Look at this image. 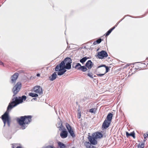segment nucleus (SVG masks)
I'll list each match as a JSON object with an SVG mask.
<instances>
[{
    "label": "nucleus",
    "mask_w": 148,
    "mask_h": 148,
    "mask_svg": "<svg viewBox=\"0 0 148 148\" xmlns=\"http://www.w3.org/2000/svg\"><path fill=\"white\" fill-rule=\"evenodd\" d=\"M119 23V22L118 23H117L116 25H115L114 26L115 27H116L117 26V25Z\"/></svg>",
    "instance_id": "37"
},
{
    "label": "nucleus",
    "mask_w": 148,
    "mask_h": 148,
    "mask_svg": "<svg viewBox=\"0 0 148 148\" xmlns=\"http://www.w3.org/2000/svg\"><path fill=\"white\" fill-rule=\"evenodd\" d=\"M105 73L104 74H97V75L99 77H102L105 75Z\"/></svg>",
    "instance_id": "29"
},
{
    "label": "nucleus",
    "mask_w": 148,
    "mask_h": 148,
    "mask_svg": "<svg viewBox=\"0 0 148 148\" xmlns=\"http://www.w3.org/2000/svg\"><path fill=\"white\" fill-rule=\"evenodd\" d=\"M103 135L101 133L96 132L93 133L91 136H89L88 139L93 145H95L97 143V139L102 138Z\"/></svg>",
    "instance_id": "4"
},
{
    "label": "nucleus",
    "mask_w": 148,
    "mask_h": 148,
    "mask_svg": "<svg viewBox=\"0 0 148 148\" xmlns=\"http://www.w3.org/2000/svg\"><path fill=\"white\" fill-rule=\"evenodd\" d=\"M44 148H55L53 146V145H49L48 146Z\"/></svg>",
    "instance_id": "26"
},
{
    "label": "nucleus",
    "mask_w": 148,
    "mask_h": 148,
    "mask_svg": "<svg viewBox=\"0 0 148 148\" xmlns=\"http://www.w3.org/2000/svg\"><path fill=\"white\" fill-rule=\"evenodd\" d=\"M58 145L60 148H65L66 147L64 143L60 142H58Z\"/></svg>",
    "instance_id": "16"
},
{
    "label": "nucleus",
    "mask_w": 148,
    "mask_h": 148,
    "mask_svg": "<svg viewBox=\"0 0 148 148\" xmlns=\"http://www.w3.org/2000/svg\"><path fill=\"white\" fill-rule=\"evenodd\" d=\"M36 99V98H33V99H32V100H34H34H35V99Z\"/></svg>",
    "instance_id": "41"
},
{
    "label": "nucleus",
    "mask_w": 148,
    "mask_h": 148,
    "mask_svg": "<svg viewBox=\"0 0 148 148\" xmlns=\"http://www.w3.org/2000/svg\"><path fill=\"white\" fill-rule=\"evenodd\" d=\"M119 23V22L118 23H117L116 25H115L114 26L115 27H116L117 26V25Z\"/></svg>",
    "instance_id": "38"
},
{
    "label": "nucleus",
    "mask_w": 148,
    "mask_h": 148,
    "mask_svg": "<svg viewBox=\"0 0 148 148\" xmlns=\"http://www.w3.org/2000/svg\"><path fill=\"white\" fill-rule=\"evenodd\" d=\"M97 43V42H96V41H95V42H93V45H96Z\"/></svg>",
    "instance_id": "33"
},
{
    "label": "nucleus",
    "mask_w": 148,
    "mask_h": 148,
    "mask_svg": "<svg viewBox=\"0 0 148 148\" xmlns=\"http://www.w3.org/2000/svg\"><path fill=\"white\" fill-rule=\"evenodd\" d=\"M21 86V84L20 82H18L14 87L13 89V91L14 95L16 94L20 90Z\"/></svg>",
    "instance_id": "5"
},
{
    "label": "nucleus",
    "mask_w": 148,
    "mask_h": 148,
    "mask_svg": "<svg viewBox=\"0 0 148 148\" xmlns=\"http://www.w3.org/2000/svg\"><path fill=\"white\" fill-rule=\"evenodd\" d=\"M71 60L69 58H66L64 61L62 62L59 65H57L55 68L56 71L58 72V75H63L66 71L65 69H69L71 68Z\"/></svg>",
    "instance_id": "2"
},
{
    "label": "nucleus",
    "mask_w": 148,
    "mask_h": 148,
    "mask_svg": "<svg viewBox=\"0 0 148 148\" xmlns=\"http://www.w3.org/2000/svg\"><path fill=\"white\" fill-rule=\"evenodd\" d=\"M91 78H93V75L92 74H90V73H88L87 74Z\"/></svg>",
    "instance_id": "30"
},
{
    "label": "nucleus",
    "mask_w": 148,
    "mask_h": 148,
    "mask_svg": "<svg viewBox=\"0 0 148 148\" xmlns=\"http://www.w3.org/2000/svg\"><path fill=\"white\" fill-rule=\"evenodd\" d=\"M18 76V73H15L11 77V82L12 83H14Z\"/></svg>",
    "instance_id": "12"
},
{
    "label": "nucleus",
    "mask_w": 148,
    "mask_h": 148,
    "mask_svg": "<svg viewBox=\"0 0 148 148\" xmlns=\"http://www.w3.org/2000/svg\"><path fill=\"white\" fill-rule=\"evenodd\" d=\"M112 114L111 113H110L108 115L106 119L108 121H109L111 122V121L112 120Z\"/></svg>",
    "instance_id": "15"
},
{
    "label": "nucleus",
    "mask_w": 148,
    "mask_h": 148,
    "mask_svg": "<svg viewBox=\"0 0 148 148\" xmlns=\"http://www.w3.org/2000/svg\"><path fill=\"white\" fill-rule=\"evenodd\" d=\"M110 123L111 122L105 119L103 124L102 127L104 129H106L109 127Z\"/></svg>",
    "instance_id": "9"
},
{
    "label": "nucleus",
    "mask_w": 148,
    "mask_h": 148,
    "mask_svg": "<svg viewBox=\"0 0 148 148\" xmlns=\"http://www.w3.org/2000/svg\"><path fill=\"white\" fill-rule=\"evenodd\" d=\"M93 65V64L90 60H88L86 64V66L89 69H90Z\"/></svg>",
    "instance_id": "11"
},
{
    "label": "nucleus",
    "mask_w": 148,
    "mask_h": 148,
    "mask_svg": "<svg viewBox=\"0 0 148 148\" xmlns=\"http://www.w3.org/2000/svg\"><path fill=\"white\" fill-rule=\"evenodd\" d=\"M80 116H81L80 114L79 113L78 114V118L79 119L80 118Z\"/></svg>",
    "instance_id": "32"
},
{
    "label": "nucleus",
    "mask_w": 148,
    "mask_h": 148,
    "mask_svg": "<svg viewBox=\"0 0 148 148\" xmlns=\"http://www.w3.org/2000/svg\"><path fill=\"white\" fill-rule=\"evenodd\" d=\"M140 147L143 148L144 147V145L143 143H141L140 145Z\"/></svg>",
    "instance_id": "31"
},
{
    "label": "nucleus",
    "mask_w": 148,
    "mask_h": 148,
    "mask_svg": "<svg viewBox=\"0 0 148 148\" xmlns=\"http://www.w3.org/2000/svg\"><path fill=\"white\" fill-rule=\"evenodd\" d=\"M56 126L57 127L59 128L60 130H62L63 128V126L62 125V122L61 121H60L59 123H58L56 125Z\"/></svg>",
    "instance_id": "13"
},
{
    "label": "nucleus",
    "mask_w": 148,
    "mask_h": 148,
    "mask_svg": "<svg viewBox=\"0 0 148 148\" xmlns=\"http://www.w3.org/2000/svg\"><path fill=\"white\" fill-rule=\"evenodd\" d=\"M56 72H54L52 75L50 77V80L51 81H53L56 78Z\"/></svg>",
    "instance_id": "14"
},
{
    "label": "nucleus",
    "mask_w": 148,
    "mask_h": 148,
    "mask_svg": "<svg viewBox=\"0 0 148 148\" xmlns=\"http://www.w3.org/2000/svg\"><path fill=\"white\" fill-rule=\"evenodd\" d=\"M80 70L83 72H85L87 70V69L86 67L84 66H82Z\"/></svg>",
    "instance_id": "25"
},
{
    "label": "nucleus",
    "mask_w": 148,
    "mask_h": 148,
    "mask_svg": "<svg viewBox=\"0 0 148 148\" xmlns=\"http://www.w3.org/2000/svg\"><path fill=\"white\" fill-rule=\"evenodd\" d=\"M40 76V74H39V73H38L37 74V76L38 77H39V76Z\"/></svg>",
    "instance_id": "39"
},
{
    "label": "nucleus",
    "mask_w": 148,
    "mask_h": 148,
    "mask_svg": "<svg viewBox=\"0 0 148 148\" xmlns=\"http://www.w3.org/2000/svg\"><path fill=\"white\" fill-rule=\"evenodd\" d=\"M16 148H22L20 146H18Z\"/></svg>",
    "instance_id": "40"
},
{
    "label": "nucleus",
    "mask_w": 148,
    "mask_h": 148,
    "mask_svg": "<svg viewBox=\"0 0 148 148\" xmlns=\"http://www.w3.org/2000/svg\"><path fill=\"white\" fill-rule=\"evenodd\" d=\"M91 144H92L90 142V143L89 142H86L85 143V145L86 147V148H90Z\"/></svg>",
    "instance_id": "18"
},
{
    "label": "nucleus",
    "mask_w": 148,
    "mask_h": 148,
    "mask_svg": "<svg viewBox=\"0 0 148 148\" xmlns=\"http://www.w3.org/2000/svg\"><path fill=\"white\" fill-rule=\"evenodd\" d=\"M87 58H86V57H85L83 58L81 60H80V62L82 63H83L84 62L87 60Z\"/></svg>",
    "instance_id": "23"
},
{
    "label": "nucleus",
    "mask_w": 148,
    "mask_h": 148,
    "mask_svg": "<svg viewBox=\"0 0 148 148\" xmlns=\"http://www.w3.org/2000/svg\"><path fill=\"white\" fill-rule=\"evenodd\" d=\"M14 144L12 145V148H14Z\"/></svg>",
    "instance_id": "35"
},
{
    "label": "nucleus",
    "mask_w": 148,
    "mask_h": 148,
    "mask_svg": "<svg viewBox=\"0 0 148 148\" xmlns=\"http://www.w3.org/2000/svg\"><path fill=\"white\" fill-rule=\"evenodd\" d=\"M119 23V22L118 23H117L116 25H115L114 26L115 27H116L117 26V25Z\"/></svg>",
    "instance_id": "36"
},
{
    "label": "nucleus",
    "mask_w": 148,
    "mask_h": 148,
    "mask_svg": "<svg viewBox=\"0 0 148 148\" xmlns=\"http://www.w3.org/2000/svg\"><path fill=\"white\" fill-rule=\"evenodd\" d=\"M3 63L1 61H0V65H3Z\"/></svg>",
    "instance_id": "34"
},
{
    "label": "nucleus",
    "mask_w": 148,
    "mask_h": 148,
    "mask_svg": "<svg viewBox=\"0 0 148 148\" xmlns=\"http://www.w3.org/2000/svg\"><path fill=\"white\" fill-rule=\"evenodd\" d=\"M68 135V132L66 130H63L60 134V136L63 138H66Z\"/></svg>",
    "instance_id": "10"
},
{
    "label": "nucleus",
    "mask_w": 148,
    "mask_h": 148,
    "mask_svg": "<svg viewBox=\"0 0 148 148\" xmlns=\"http://www.w3.org/2000/svg\"><path fill=\"white\" fill-rule=\"evenodd\" d=\"M96 111V109L95 108H93L90 109L89 110V112L91 113L95 114Z\"/></svg>",
    "instance_id": "24"
},
{
    "label": "nucleus",
    "mask_w": 148,
    "mask_h": 148,
    "mask_svg": "<svg viewBox=\"0 0 148 148\" xmlns=\"http://www.w3.org/2000/svg\"><path fill=\"white\" fill-rule=\"evenodd\" d=\"M96 42L98 44H99L100 43L101 41V38H99L96 40Z\"/></svg>",
    "instance_id": "28"
},
{
    "label": "nucleus",
    "mask_w": 148,
    "mask_h": 148,
    "mask_svg": "<svg viewBox=\"0 0 148 148\" xmlns=\"http://www.w3.org/2000/svg\"><path fill=\"white\" fill-rule=\"evenodd\" d=\"M108 55L106 51H101L100 52H99L98 53L97 56L98 58L100 59H103L104 57H106Z\"/></svg>",
    "instance_id": "8"
},
{
    "label": "nucleus",
    "mask_w": 148,
    "mask_h": 148,
    "mask_svg": "<svg viewBox=\"0 0 148 148\" xmlns=\"http://www.w3.org/2000/svg\"><path fill=\"white\" fill-rule=\"evenodd\" d=\"M115 27L114 26L111 29H110L109 31H108L107 33L106 34V36H107L109 35L111 33V32H112V31L115 29Z\"/></svg>",
    "instance_id": "21"
},
{
    "label": "nucleus",
    "mask_w": 148,
    "mask_h": 148,
    "mask_svg": "<svg viewBox=\"0 0 148 148\" xmlns=\"http://www.w3.org/2000/svg\"><path fill=\"white\" fill-rule=\"evenodd\" d=\"M74 148V147H72V148Z\"/></svg>",
    "instance_id": "42"
},
{
    "label": "nucleus",
    "mask_w": 148,
    "mask_h": 148,
    "mask_svg": "<svg viewBox=\"0 0 148 148\" xmlns=\"http://www.w3.org/2000/svg\"><path fill=\"white\" fill-rule=\"evenodd\" d=\"M29 95L32 97H37L38 96V95L37 94L32 92L29 93Z\"/></svg>",
    "instance_id": "20"
},
{
    "label": "nucleus",
    "mask_w": 148,
    "mask_h": 148,
    "mask_svg": "<svg viewBox=\"0 0 148 148\" xmlns=\"http://www.w3.org/2000/svg\"><path fill=\"white\" fill-rule=\"evenodd\" d=\"M148 136V132H147V133L144 134V136L145 139V138L147 137Z\"/></svg>",
    "instance_id": "27"
},
{
    "label": "nucleus",
    "mask_w": 148,
    "mask_h": 148,
    "mask_svg": "<svg viewBox=\"0 0 148 148\" xmlns=\"http://www.w3.org/2000/svg\"><path fill=\"white\" fill-rule=\"evenodd\" d=\"M33 91L40 95H42L43 93L42 89L40 86H35L33 89Z\"/></svg>",
    "instance_id": "6"
},
{
    "label": "nucleus",
    "mask_w": 148,
    "mask_h": 148,
    "mask_svg": "<svg viewBox=\"0 0 148 148\" xmlns=\"http://www.w3.org/2000/svg\"><path fill=\"white\" fill-rule=\"evenodd\" d=\"M26 99L25 96H23L21 97H14L12 101L9 103L7 107V110L5 113L2 116V119L3 122L4 126L7 122L8 126H10L11 118L9 115V110H11L13 108L18 104L21 103L23 101H25Z\"/></svg>",
    "instance_id": "1"
},
{
    "label": "nucleus",
    "mask_w": 148,
    "mask_h": 148,
    "mask_svg": "<svg viewBox=\"0 0 148 148\" xmlns=\"http://www.w3.org/2000/svg\"><path fill=\"white\" fill-rule=\"evenodd\" d=\"M126 136L127 137H128L130 136H132L134 138L135 137V134L134 132H131L130 133H129L128 132H126Z\"/></svg>",
    "instance_id": "17"
},
{
    "label": "nucleus",
    "mask_w": 148,
    "mask_h": 148,
    "mask_svg": "<svg viewBox=\"0 0 148 148\" xmlns=\"http://www.w3.org/2000/svg\"><path fill=\"white\" fill-rule=\"evenodd\" d=\"M32 116L30 115L21 116L17 119V121L21 126V128L22 130L24 129L27 125L28 124L32 121Z\"/></svg>",
    "instance_id": "3"
},
{
    "label": "nucleus",
    "mask_w": 148,
    "mask_h": 148,
    "mask_svg": "<svg viewBox=\"0 0 148 148\" xmlns=\"http://www.w3.org/2000/svg\"><path fill=\"white\" fill-rule=\"evenodd\" d=\"M66 126L71 136L73 138L75 137V135L74 133L73 130L70 125L69 124L66 123Z\"/></svg>",
    "instance_id": "7"
},
{
    "label": "nucleus",
    "mask_w": 148,
    "mask_h": 148,
    "mask_svg": "<svg viewBox=\"0 0 148 148\" xmlns=\"http://www.w3.org/2000/svg\"><path fill=\"white\" fill-rule=\"evenodd\" d=\"M81 66H81V64L79 63H77V64L75 66V68L77 69L80 70Z\"/></svg>",
    "instance_id": "22"
},
{
    "label": "nucleus",
    "mask_w": 148,
    "mask_h": 148,
    "mask_svg": "<svg viewBox=\"0 0 148 148\" xmlns=\"http://www.w3.org/2000/svg\"><path fill=\"white\" fill-rule=\"evenodd\" d=\"M103 66L105 67L106 68V72L104 73L105 74L109 71V68L108 67L106 66L105 65H100L98 66V68H100Z\"/></svg>",
    "instance_id": "19"
}]
</instances>
